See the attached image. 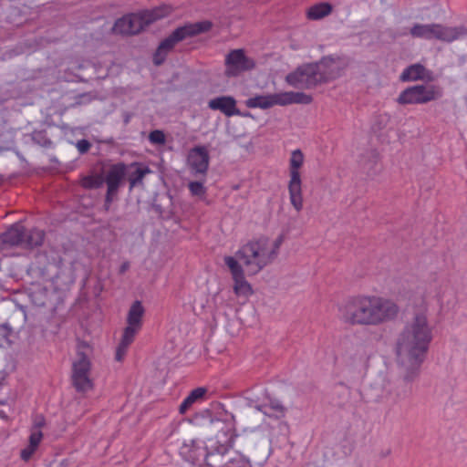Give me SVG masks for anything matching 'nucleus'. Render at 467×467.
Segmentation results:
<instances>
[{
    "instance_id": "1",
    "label": "nucleus",
    "mask_w": 467,
    "mask_h": 467,
    "mask_svg": "<svg viewBox=\"0 0 467 467\" xmlns=\"http://www.w3.org/2000/svg\"><path fill=\"white\" fill-rule=\"evenodd\" d=\"M431 339L427 316L423 312L416 313L411 323L400 334L396 343L397 359L401 361L405 369L395 389L398 400L409 399L412 395L413 382L419 377Z\"/></svg>"
},
{
    "instance_id": "2",
    "label": "nucleus",
    "mask_w": 467,
    "mask_h": 467,
    "mask_svg": "<svg viewBox=\"0 0 467 467\" xmlns=\"http://www.w3.org/2000/svg\"><path fill=\"white\" fill-rule=\"evenodd\" d=\"M341 320L349 326H379L394 320L400 312L391 300L375 296L348 298L340 308Z\"/></svg>"
},
{
    "instance_id": "3",
    "label": "nucleus",
    "mask_w": 467,
    "mask_h": 467,
    "mask_svg": "<svg viewBox=\"0 0 467 467\" xmlns=\"http://www.w3.org/2000/svg\"><path fill=\"white\" fill-rule=\"evenodd\" d=\"M336 61L332 56H326L317 62L304 63L288 73L285 80L295 88H315L340 77V68L335 67Z\"/></svg>"
},
{
    "instance_id": "4",
    "label": "nucleus",
    "mask_w": 467,
    "mask_h": 467,
    "mask_svg": "<svg viewBox=\"0 0 467 467\" xmlns=\"http://www.w3.org/2000/svg\"><path fill=\"white\" fill-rule=\"evenodd\" d=\"M213 26V22L202 20L195 23H186L183 26H178L159 44L153 54V64L155 66L162 65L168 54L179 42L206 33L212 29Z\"/></svg>"
},
{
    "instance_id": "5",
    "label": "nucleus",
    "mask_w": 467,
    "mask_h": 467,
    "mask_svg": "<svg viewBox=\"0 0 467 467\" xmlns=\"http://www.w3.org/2000/svg\"><path fill=\"white\" fill-rule=\"evenodd\" d=\"M173 12L171 5H162L144 14H129L116 20L113 30L121 35H136L141 32L144 26L169 16Z\"/></svg>"
},
{
    "instance_id": "6",
    "label": "nucleus",
    "mask_w": 467,
    "mask_h": 467,
    "mask_svg": "<svg viewBox=\"0 0 467 467\" xmlns=\"http://www.w3.org/2000/svg\"><path fill=\"white\" fill-rule=\"evenodd\" d=\"M269 238L261 236L244 244L235 254L244 262L250 275H256L272 263L269 254Z\"/></svg>"
},
{
    "instance_id": "7",
    "label": "nucleus",
    "mask_w": 467,
    "mask_h": 467,
    "mask_svg": "<svg viewBox=\"0 0 467 467\" xmlns=\"http://www.w3.org/2000/svg\"><path fill=\"white\" fill-rule=\"evenodd\" d=\"M44 238V231L37 228L27 229L22 223H16L0 234V249L4 250L11 246L33 249L40 246Z\"/></svg>"
},
{
    "instance_id": "8",
    "label": "nucleus",
    "mask_w": 467,
    "mask_h": 467,
    "mask_svg": "<svg viewBox=\"0 0 467 467\" xmlns=\"http://www.w3.org/2000/svg\"><path fill=\"white\" fill-rule=\"evenodd\" d=\"M88 352H91L89 344L84 340L78 341L77 359L72 363L71 384L79 393L88 392L94 388V383L89 377L91 361Z\"/></svg>"
},
{
    "instance_id": "9",
    "label": "nucleus",
    "mask_w": 467,
    "mask_h": 467,
    "mask_svg": "<svg viewBox=\"0 0 467 467\" xmlns=\"http://www.w3.org/2000/svg\"><path fill=\"white\" fill-rule=\"evenodd\" d=\"M128 168V164L123 161L102 165L103 181L107 185L103 204L105 212H109L111 204L119 200V189L126 181Z\"/></svg>"
},
{
    "instance_id": "10",
    "label": "nucleus",
    "mask_w": 467,
    "mask_h": 467,
    "mask_svg": "<svg viewBox=\"0 0 467 467\" xmlns=\"http://www.w3.org/2000/svg\"><path fill=\"white\" fill-rule=\"evenodd\" d=\"M413 37L427 40L437 39L451 43L467 36V27L464 26H446L441 24H415L410 30Z\"/></svg>"
},
{
    "instance_id": "11",
    "label": "nucleus",
    "mask_w": 467,
    "mask_h": 467,
    "mask_svg": "<svg viewBox=\"0 0 467 467\" xmlns=\"http://www.w3.org/2000/svg\"><path fill=\"white\" fill-rule=\"evenodd\" d=\"M442 95V89L439 86L420 84L406 88L396 101L400 105L426 104L441 99Z\"/></svg>"
},
{
    "instance_id": "12",
    "label": "nucleus",
    "mask_w": 467,
    "mask_h": 467,
    "mask_svg": "<svg viewBox=\"0 0 467 467\" xmlns=\"http://www.w3.org/2000/svg\"><path fill=\"white\" fill-rule=\"evenodd\" d=\"M304 162V154L301 150H295L289 161L290 181L288 183V192L290 202L293 207L300 212L303 209V196H302V182L299 169Z\"/></svg>"
},
{
    "instance_id": "13",
    "label": "nucleus",
    "mask_w": 467,
    "mask_h": 467,
    "mask_svg": "<svg viewBox=\"0 0 467 467\" xmlns=\"http://www.w3.org/2000/svg\"><path fill=\"white\" fill-rule=\"evenodd\" d=\"M224 75L227 78H236L244 72L251 71L256 67L253 57H247L244 49L231 50L225 57Z\"/></svg>"
},
{
    "instance_id": "14",
    "label": "nucleus",
    "mask_w": 467,
    "mask_h": 467,
    "mask_svg": "<svg viewBox=\"0 0 467 467\" xmlns=\"http://www.w3.org/2000/svg\"><path fill=\"white\" fill-rule=\"evenodd\" d=\"M224 264L229 268L234 280V292L237 296L248 298L254 294L252 285L246 281L243 266L233 256H225Z\"/></svg>"
},
{
    "instance_id": "15",
    "label": "nucleus",
    "mask_w": 467,
    "mask_h": 467,
    "mask_svg": "<svg viewBox=\"0 0 467 467\" xmlns=\"http://www.w3.org/2000/svg\"><path fill=\"white\" fill-rule=\"evenodd\" d=\"M187 161L193 175L206 177L210 164V155L206 146H194L189 150Z\"/></svg>"
},
{
    "instance_id": "16",
    "label": "nucleus",
    "mask_w": 467,
    "mask_h": 467,
    "mask_svg": "<svg viewBox=\"0 0 467 467\" xmlns=\"http://www.w3.org/2000/svg\"><path fill=\"white\" fill-rule=\"evenodd\" d=\"M236 99L232 96H220L211 99L208 102L209 109L213 110H219L226 117L232 116H244L250 117V112L243 113L236 107Z\"/></svg>"
},
{
    "instance_id": "17",
    "label": "nucleus",
    "mask_w": 467,
    "mask_h": 467,
    "mask_svg": "<svg viewBox=\"0 0 467 467\" xmlns=\"http://www.w3.org/2000/svg\"><path fill=\"white\" fill-rule=\"evenodd\" d=\"M144 313L145 309L142 306V303L139 300L134 301L128 312V326L124 328L123 332L127 333L128 335L136 337V335L142 327V317Z\"/></svg>"
},
{
    "instance_id": "18",
    "label": "nucleus",
    "mask_w": 467,
    "mask_h": 467,
    "mask_svg": "<svg viewBox=\"0 0 467 467\" xmlns=\"http://www.w3.org/2000/svg\"><path fill=\"white\" fill-rule=\"evenodd\" d=\"M268 402L265 404H258L251 398H245L249 406H254L258 411L263 412L265 415L275 418L276 420L282 419L285 416L287 409L281 403L280 400L267 397Z\"/></svg>"
},
{
    "instance_id": "19",
    "label": "nucleus",
    "mask_w": 467,
    "mask_h": 467,
    "mask_svg": "<svg viewBox=\"0 0 467 467\" xmlns=\"http://www.w3.org/2000/svg\"><path fill=\"white\" fill-rule=\"evenodd\" d=\"M223 434L226 437L225 440H218L217 445L214 447L213 451H209L205 455V462L207 467H213L212 463L208 462V459L213 457L214 453L220 455H225L231 449H233L234 445V441L237 436L235 432V429L234 426L227 427L225 431H223Z\"/></svg>"
},
{
    "instance_id": "20",
    "label": "nucleus",
    "mask_w": 467,
    "mask_h": 467,
    "mask_svg": "<svg viewBox=\"0 0 467 467\" xmlns=\"http://www.w3.org/2000/svg\"><path fill=\"white\" fill-rule=\"evenodd\" d=\"M128 174L126 179L129 182V191L131 192L135 187L143 186L145 176L151 172L149 166L141 162H132L128 164Z\"/></svg>"
},
{
    "instance_id": "21",
    "label": "nucleus",
    "mask_w": 467,
    "mask_h": 467,
    "mask_svg": "<svg viewBox=\"0 0 467 467\" xmlns=\"http://www.w3.org/2000/svg\"><path fill=\"white\" fill-rule=\"evenodd\" d=\"M363 158L361 164L363 171L368 178H375L381 171L379 153L376 150H370L363 155Z\"/></svg>"
},
{
    "instance_id": "22",
    "label": "nucleus",
    "mask_w": 467,
    "mask_h": 467,
    "mask_svg": "<svg viewBox=\"0 0 467 467\" xmlns=\"http://www.w3.org/2000/svg\"><path fill=\"white\" fill-rule=\"evenodd\" d=\"M428 70L423 65L420 63L412 64L403 70L400 76V80L402 82L423 80Z\"/></svg>"
},
{
    "instance_id": "23",
    "label": "nucleus",
    "mask_w": 467,
    "mask_h": 467,
    "mask_svg": "<svg viewBox=\"0 0 467 467\" xmlns=\"http://www.w3.org/2000/svg\"><path fill=\"white\" fill-rule=\"evenodd\" d=\"M208 389L204 387H199L192 389L189 395L183 400L179 407V412L181 414H185L187 410L199 400H204Z\"/></svg>"
},
{
    "instance_id": "24",
    "label": "nucleus",
    "mask_w": 467,
    "mask_h": 467,
    "mask_svg": "<svg viewBox=\"0 0 467 467\" xmlns=\"http://www.w3.org/2000/svg\"><path fill=\"white\" fill-rule=\"evenodd\" d=\"M332 11L333 6L331 4L322 2L310 6L306 11V17L309 20H319L330 15Z\"/></svg>"
},
{
    "instance_id": "25",
    "label": "nucleus",
    "mask_w": 467,
    "mask_h": 467,
    "mask_svg": "<svg viewBox=\"0 0 467 467\" xmlns=\"http://www.w3.org/2000/svg\"><path fill=\"white\" fill-rule=\"evenodd\" d=\"M79 183L85 190L99 189L104 184L102 169L99 172L83 176Z\"/></svg>"
},
{
    "instance_id": "26",
    "label": "nucleus",
    "mask_w": 467,
    "mask_h": 467,
    "mask_svg": "<svg viewBox=\"0 0 467 467\" xmlns=\"http://www.w3.org/2000/svg\"><path fill=\"white\" fill-rule=\"evenodd\" d=\"M247 108L254 109L260 108L262 109H267L273 107V100L271 94L268 95H257L254 98H249L245 101Z\"/></svg>"
},
{
    "instance_id": "27",
    "label": "nucleus",
    "mask_w": 467,
    "mask_h": 467,
    "mask_svg": "<svg viewBox=\"0 0 467 467\" xmlns=\"http://www.w3.org/2000/svg\"><path fill=\"white\" fill-rule=\"evenodd\" d=\"M134 336H130L123 332L120 342L119 343L116 349L115 359L117 361H121L123 359L127 353L128 348L134 341Z\"/></svg>"
},
{
    "instance_id": "28",
    "label": "nucleus",
    "mask_w": 467,
    "mask_h": 467,
    "mask_svg": "<svg viewBox=\"0 0 467 467\" xmlns=\"http://www.w3.org/2000/svg\"><path fill=\"white\" fill-rule=\"evenodd\" d=\"M32 141L45 149H50L53 147L52 140L47 137V131L45 130H35L30 134Z\"/></svg>"
},
{
    "instance_id": "29",
    "label": "nucleus",
    "mask_w": 467,
    "mask_h": 467,
    "mask_svg": "<svg viewBox=\"0 0 467 467\" xmlns=\"http://www.w3.org/2000/svg\"><path fill=\"white\" fill-rule=\"evenodd\" d=\"M221 467H253V465L248 458L238 452L236 457L230 459Z\"/></svg>"
},
{
    "instance_id": "30",
    "label": "nucleus",
    "mask_w": 467,
    "mask_h": 467,
    "mask_svg": "<svg viewBox=\"0 0 467 467\" xmlns=\"http://www.w3.org/2000/svg\"><path fill=\"white\" fill-rule=\"evenodd\" d=\"M291 94H292V91L271 94L272 100H273V106H275V105L286 106V105L292 104V101H290V100H292V97L290 96Z\"/></svg>"
},
{
    "instance_id": "31",
    "label": "nucleus",
    "mask_w": 467,
    "mask_h": 467,
    "mask_svg": "<svg viewBox=\"0 0 467 467\" xmlns=\"http://www.w3.org/2000/svg\"><path fill=\"white\" fill-rule=\"evenodd\" d=\"M292 97V104H303L308 105L313 101V97L311 95L306 94L301 91L294 92L290 95Z\"/></svg>"
},
{
    "instance_id": "32",
    "label": "nucleus",
    "mask_w": 467,
    "mask_h": 467,
    "mask_svg": "<svg viewBox=\"0 0 467 467\" xmlns=\"http://www.w3.org/2000/svg\"><path fill=\"white\" fill-rule=\"evenodd\" d=\"M12 332L13 329L7 323L0 324V347L12 342L10 339Z\"/></svg>"
},
{
    "instance_id": "33",
    "label": "nucleus",
    "mask_w": 467,
    "mask_h": 467,
    "mask_svg": "<svg viewBox=\"0 0 467 467\" xmlns=\"http://www.w3.org/2000/svg\"><path fill=\"white\" fill-rule=\"evenodd\" d=\"M189 190L194 196H202L206 192V188L203 185L202 182H191L189 183Z\"/></svg>"
},
{
    "instance_id": "34",
    "label": "nucleus",
    "mask_w": 467,
    "mask_h": 467,
    "mask_svg": "<svg viewBox=\"0 0 467 467\" xmlns=\"http://www.w3.org/2000/svg\"><path fill=\"white\" fill-rule=\"evenodd\" d=\"M149 140L154 144H164L166 138L162 130H155L150 132Z\"/></svg>"
},
{
    "instance_id": "35",
    "label": "nucleus",
    "mask_w": 467,
    "mask_h": 467,
    "mask_svg": "<svg viewBox=\"0 0 467 467\" xmlns=\"http://www.w3.org/2000/svg\"><path fill=\"white\" fill-rule=\"evenodd\" d=\"M283 241H284L283 235H279L275 240L272 249L271 250L268 249V254H269V257L272 262L277 257L279 248H280L281 244H283Z\"/></svg>"
},
{
    "instance_id": "36",
    "label": "nucleus",
    "mask_w": 467,
    "mask_h": 467,
    "mask_svg": "<svg viewBox=\"0 0 467 467\" xmlns=\"http://www.w3.org/2000/svg\"><path fill=\"white\" fill-rule=\"evenodd\" d=\"M43 438V433L40 430L36 431H33L29 436V446L37 449L39 446V443L41 442V440Z\"/></svg>"
},
{
    "instance_id": "37",
    "label": "nucleus",
    "mask_w": 467,
    "mask_h": 467,
    "mask_svg": "<svg viewBox=\"0 0 467 467\" xmlns=\"http://www.w3.org/2000/svg\"><path fill=\"white\" fill-rule=\"evenodd\" d=\"M77 148L80 154H85L91 148V143L89 140L82 139L77 142Z\"/></svg>"
},
{
    "instance_id": "38",
    "label": "nucleus",
    "mask_w": 467,
    "mask_h": 467,
    "mask_svg": "<svg viewBox=\"0 0 467 467\" xmlns=\"http://www.w3.org/2000/svg\"><path fill=\"white\" fill-rule=\"evenodd\" d=\"M36 449L27 445L25 449L21 450L20 457L23 461L27 462L31 459Z\"/></svg>"
},
{
    "instance_id": "39",
    "label": "nucleus",
    "mask_w": 467,
    "mask_h": 467,
    "mask_svg": "<svg viewBox=\"0 0 467 467\" xmlns=\"http://www.w3.org/2000/svg\"><path fill=\"white\" fill-rule=\"evenodd\" d=\"M45 424H46V420H45V417L43 415H37L35 418V420H34V427L35 428L39 430L42 427H44Z\"/></svg>"
},
{
    "instance_id": "40",
    "label": "nucleus",
    "mask_w": 467,
    "mask_h": 467,
    "mask_svg": "<svg viewBox=\"0 0 467 467\" xmlns=\"http://www.w3.org/2000/svg\"><path fill=\"white\" fill-rule=\"evenodd\" d=\"M129 268H130L129 262L122 263L121 265L119 266V274H120V275L125 274L129 270Z\"/></svg>"
},
{
    "instance_id": "41",
    "label": "nucleus",
    "mask_w": 467,
    "mask_h": 467,
    "mask_svg": "<svg viewBox=\"0 0 467 467\" xmlns=\"http://www.w3.org/2000/svg\"><path fill=\"white\" fill-rule=\"evenodd\" d=\"M154 209L156 212L161 213H162V209H161V205H155L154 206Z\"/></svg>"
},
{
    "instance_id": "42",
    "label": "nucleus",
    "mask_w": 467,
    "mask_h": 467,
    "mask_svg": "<svg viewBox=\"0 0 467 467\" xmlns=\"http://www.w3.org/2000/svg\"><path fill=\"white\" fill-rule=\"evenodd\" d=\"M0 418L4 420H7V416L4 411H0Z\"/></svg>"
},
{
    "instance_id": "43",
    "label": "nucleus",
    "mask_w": 467,
    "mask_h": 467,
    "mask_svg": "<svg viewBox=\"0 0 467 467\" xmlns=\"http://www.w3.org/2000/svg\"><path fill=\"white\" fill-rule=\"evenodd\" d=\"M129 122H130V115H128V114H127V115L125 116V119H124V123H125V124H128Z\"/></svg>"
},
{
    "instance_id": "44",
    "label": "nucleus",
    "mask_w": 467,
    "mask_h": 467,
    "mask_svg": "<svg viewBox=\"0 0 467 467\" xmlns=\"http://www.w3.org/2000/svg\"><path fill=\"white\" fill-rule=\"evenodd\" d=\"M60 465H61V466H64V465L66 466V465H67V461H66V460L62 461V462H61V463H60Z\"/></svg>"
},
{
    "instance_id": "45",
    "label": "nucleus",
    "mask_w": 467,
    "mask_h": 467,
    "mask_svg": "<svg viewBox=\"0 0 467 467\" xmlns=\"http://www.w3.org/2000/svg\"><path fill=\"white\" fill-rule=\"evenodd\" d=\"M390 451H388L387 452H384V455L389 454Z\"/></svg>"
},
{
    "instance_id": "46",
    "label": "nucleus",
    "mask_w": 467,
    "mask_h": 467,
    "mask_svg": "<svg viewBox=\"0 0 467 467\" xmlns=\"http://www.w3.org/2000/svg\"><path fill=\"white\" fill-rule=\"evenodd\" d=\"M390 451H388L387 452H384V455L389 454Z\"/></svg>"
},
{
    "instance_id": "47",
    "label": "nucleus",
    "mask_w": 467,
    "mask_h": 467,
    "mask_svg": "<svg viewBox=\"0 0 467 467\" xmlns=\"http://www.w3.org/2000/svg\"><path fill=\"white\" fill-rule=\"evenodd\" d=\"M46 467H51V464H47Z\"/></svg>"
},
{
    "instance_id": "48",
    "label": "nucleus",
    "mask_w": 467,
    "mask_h": 467,
    "mask_svg": "<svg viewBox=\"0 0 467 467\" xmlns=\"http://www.w3.org/2000/svg\"><path fill=\"white\" fill-rule=\"evenodd\" d=\"M2 183V177L0 176V184Z\"/></svg>"
}]
</instances>
